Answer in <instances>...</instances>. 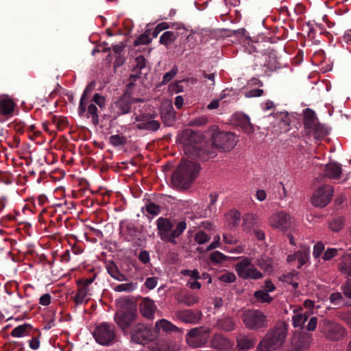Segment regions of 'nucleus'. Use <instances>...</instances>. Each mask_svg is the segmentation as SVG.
<instances>
[{
  "mask_svg": "<svg viewBox=\"0 0 351 351\" xmlns=\"http://www.w3.org/2000/svg\"><path fill=\"white\" fill-rule=\"evenodd\" d=\"M178 319L185 323H196L202 318L201 311L194 312L192 310L179 311L176 313Z\"/></svg>",
  "mask_w": 351,
  "mask_h": 351,
  "instance_id": "obj_20",
  "label": "nucleus"
},
{
  "mask_svg": "<svg viewBox=\"0 0 351 351\" xmlns=\"http://www.w3.org/2000/svg\"><path fill=\"white\" fill-rule=\"evenodd\" d=\"M311 337L307 332L295 334L291 339V345L295 351H305L311 343Z\"/></svg>",
  "mask_w": 351,
  "mask_h": 351,
  "instance_id": "obj_14",
  "label": "nucleus"
},
{
  "mask_svg": "<svg viewBox=\"0 0 351 351\" xmlns=\"http://www.w3.org/2000/svg\"><path fill=\"white\" fill-rule=\"evenodd\" d=\"M181 140L186 145L185 154L191 160L204 162L217 156L215 150H210L208 147L201 148L191 145L193 143L197 144L202 140V135L198 131L191 129L184 130L182 132Z\"/></svg>",
  "mask_w": 351,
  "mask_h": 351,
  "instance_id": "obj_1",
  "label": "nucleus"
},
{
  "mask_svg": "<svg viewBox=\"0 0 351 351\" xmlns=\"http://www.w3.org/2000/svg\"><path fill=\"white\" fill-rule=\"evenodd\" d=\"M119 309L116 312L114 321L117 326L125 332L136 318V305L129 298H125L117 302Z\"/></svg>",
  "mask_w": 351,
  "mask_h": 351,
  "instance_id": "obj_4",
  "label": "nucleus"
},
{
  "mask_svg": "<svg viewBox=\"0 0 351 351\" xmlns=\"http://www.w3.org/2000/svg\"><path fill=\"white\" fill-rule=\"evenodd\" d=\"M241 319L250 330H258L268 326L267 317L260 310H247L242 313Z\"/></svg>",
  "mask_w": 351,
  "mask_h": 351,
  "instance_id": "obj_5",
  "label": "nucleus"
},
{
  "mask_svg": "<svg viewBox=\"0 0 351 351\" xmlns=\"http://www.w3.org/2000/svg\"><path fill=\"white\" fill-rule=\"evenodd\" d=\"M309 317L308 313H298L293 316V325L294 327L301 326L303 327L304 323L307 321Z\"/></svg>",
  "mask_w": 351,
  "mask_h": 351,
  "instance_id": "obj_33",
  "label": "nucleus"
},
{
  "mask_svg": "<svg viewBox=\"0 0 351 351\" xmlns=\"http://www.w3.org/2000/svg\"><path fill=\"white\" fill-rule=\"evenodd\" d=\"M229 258H230L228 256H226L219 251H215L210 255V259L211 262L215 264L221 263L226 261Z\"/></svg>",
  "mask_w": 351,
  "mask_h": 351,
  "instance_id": "obj_38",
  "label": "nucleus"
},
{
  "mask_svg": "<svg viewBox=\"0 0 351 351\" xmlns=\"http://www.w3.org/2000/svg\"><path fill=\"white\" fill-rule=\"evenodd\" d=\"M208 330L202 326L192 328L186 335V341L190 347H202L208 341Z\"/></svg>",
  "mask_w": 351,
  "mask_h": 351,
  "instance_id": "obj_10",
  "label": "nucleus"
},
{
  "mask_svg": "<svg viewBox=\"0 0 351 351\" xmlns=\"http://www.w3.org/2000/svg\"><path fill=\"white\" fill-rule=\"evenodd\" d=\"M107 270L108 274L114 279L119 281H124L127 280L126 276L123 274L121 273L115 265V263L112 261L108 263L107 265Z\"/></svg>",
  "mask_w": 351,
  "mask_h": 351,
  "instance_id": "obj_26",
  "label": "nucleus"
},
{
  "mask_svg": "<svg viewBox=\"0 0 351 351\" xmlns=\"http://www.w3.org/2000/svg\"><path fill=\"white\" fill-rule=\"evenodd\" d=\"M249 278L252 279H259L263 277V274L254 266L250 267V271L249 272Z\"/></svg>",
  "mask_w": 351,
  "mask_h": 351,
  "instance_id": "obj_61",
  "label": "nucleus"
},
{
  "mask_svg": "<svg viewBox=\"0 0 351 351\" xmlns=\"http://www.w3.org/2000/svg\"><path fill=\"white\" fill-rule=\"evenodd\" d=\"M324 250V245L322 242H318L314 245L313 256L315 258H318Z\"/></svg>",
  "mask_w": 351,
  "mask_h": 351,
  "instance_id": "obj_57",
  "label": "nucleus"
},
{
  "mask_svg": "<svg viewBox=\"0 0 351 351\" xmlns=\"http://www.w3.org/2000/svg\"><path fill=\"white\" fill-rule=\"evenodd\" d=\"M228 215L230 218L229 221L230 228L232 229L238 226L241 220V213L237 210H230Z\"/></svg>",
  "mask_w": 351,
  "mask_h": 351,
  "instance_id": "obj_32",
  "label": "nucleus"
},
{
  "mask_svg": "<svg viewBox=\"0 0 351 351\" xmlns=\"http://www.w3.org/2000/svg\"><path fill=\"white\" fill-rule=\"evenodd\" d=\"M182 274L185 276H190L192 278H193L195 280L201 278V277L199 274V272L197 269H193L192 271L189 270V269H185L182 271Z\"/></svg>",
  "mask_w": 351,
  "mask_h": 351,
  "instance_id": "obj_63",
  "label": "nucleus"
},
{
  "mask_svg": "<svg viewBox=\"0 0 351 351\" xmlns=\"http://www.w3.org/2000/svg\"><path fill=\"white\" fill-rule=\"evenodd\" d=\"M259 223L260 219L255 214L246 213L243 216L242 226L247 231H250L254 226H258Z\"/></svg>",
  "mask_w": 351,
  "mask_h": 351,
  "instance_id": "obj_24",
  "label": "nucleus"
},
{
  "mask_svg": "<svg viewBox=\"0 0 351 351\" xmlns=\"http://www.w3.org/2000/svg\"><path fill=\"white\" fill-rule=\"evenodd\" d=\"M88 114L91 115L92 122L94 125H97L99 124V117H98V114H97V108L95 104H91L88 106Z\"/></svg>",
  "mask_w": 351,
  "mask_h": 351,
  "instance_id": "obj_44",
  "label": "nucleus"
},
{
  "mask_svg": "<svg viewBox=\"0 0 351 351\" xmlns=\"http://www.w3.org/2000/svg\"><path fill=\"white\" fill-rule=\"evenodd\" d=\"M156 224L160 239L164 241L169 242L173 224L171 222L169 219L164 217L158 218Z\"/></svg>",
  "mask_w": 351,
  "mask_h": 351,
  "instance_id": "obj_16",
  "label": "nucleus"
},
{
  "mask_svg": "<svg viewBox=\"0 0 351 351\" xmlns=\"http://www.w3.org/2000/svg\"><path fill=\"white\" fill-rule=\"evenodd\" d=\"M136 65L132 68V71L136 70L141 71L146 66V60L143 55L138 56L135 58Z\"/></svg>",
  "mask_w": 351,
  "mask_h": 351,
  "instance_id": "obj_45",
  "label": "nucleus"
},
{
  "mask_svg": "<svg viewBox=\"0 0 351 351\" xmlns=\"http://www.w3.org/2000/svg\"><path fill=\"white\" fill-rule=\"evenodd\" d=\"M135 86H136V84L134 82H130V83H128L126 85L125 89L124 90L122 95H123L124 97L125 96V97H128L130 98H132V89Z\"/></svg>",
  "mask_w": 351,
  "mask_h": 351,
  "instance_id": "obj_60",
  "label": "nucleus"
},
{
  "mask_svg": "<svg viewBox=\"0 0 351 351\" xmlns=\"http://www.w3.org/2000/svg\"><path fill=\"white\" fill-rule=\"evenodd\" d=\"M254 298L258 302L261 303H271L273 300V298L271 297L269 293L263 290L256 291L254 293Z\"/></svg>",
  "mask_w": 351,
  "mask_h": 351,
  "instance_id": "obj_31",
  "label": "nucleus"
},
{
  "mask_svg": "<svg viewBox=\"0 0 351 351\" xmlns=\"http://www.w3.org/2000/svg\"><path fill=\"white\" fill-rule=\"evenodd\" d=\"M333 189L329 185L319 188L311 198V202L315 206L323 208L331 200Z\"/></svg>",
  "mask_w": 351,
  "mask_h": 351,
  "instance_id": "obj_12",
  "label": "nucleus"
},
{
  "mask_svg": "<svg viewBox=\"0 0 351 351\" xmlns=\"http://www.w3.org/2000/svg\"><path fill=\"white\" fill-rule=\"evenodd\" d=\"M186 227V223L184 221H182L179 222L176 228L174 230H172L171 234H170V238L169 239V242L176 245L177 243L176 241V238L180 237L182 233L184 232Z\"/></svg>",
  "mask_w": 351,
  "mask_h": 351,
  "instance_id": "obj_28",
  "label": "nucleus"
},
{
  "mask_svg": "<svg viewBox=\"0 0 351 351\" xmlns=\"http://www.w3.org/2000/svg\"><path fill=\"white\" fill-rule=\"evenodd\" d=\"M169 27V25L165 22L159 23L152 31V37L153 38L157 37V36L158 35V34L160 32H162L164 29H168Z\"/></svg>",
  "mask_w": 351,
  "mask_h": 351,
  "instance_id": "obj_53",
  "label": "nucleus"
},
{
  "mask_svg": "<svg viewBox=\"0 0 351 351\" xmlns=\"http://www.w3.org/2000/svg\"><path fill=\"white\" fill-rule=\"evenodd\" d=\"M125 232L127 234L126 239L129 237V241L136 237L138 233H141L135 225L132 223H128L125 226Z\"/></svg>",
  "mask_w": 351,
  "mask_h": 351,
  "instance_id": "obj_41",
  "label": "nucleus"
},
{
  "mask_svg": "<svg viewBox=\"0 0 351 351\" xmlns=\"http://www.w3.org/2000/svg\"><path fill=\"white\" fill-rule=\"evenodd\" d=\"M344 226V217H337L330 221L329 228L333 232L341 230Z\"/></svg>",
  "mask_w": 351,
  "mask_h": 351,
  "instance_id": "obj_35",
  "label": "nucleus"
},
{
  "mask_svg": "<svg viewBox=\"0 0 351 351\" xmlns=\"http://www.w3.org/2000/svg\"><path fill=\"white\" fill-rule=\"evenodd\" d=\"M269 222L271 227L282 231L289 229L291 223L290 215L283 212L273 215L269 219Z\"/></svg>",
  "mask_w": 351,
  "mask_h": 351,
  "instance_id": "obj_13",
  "label": "nucleus"
},
{
  "mask_svg": "<svg viewBox=\"0 0 351 351\" xmlns=\"http://www.w3.org/2000/svg\"><path fill=\"white\" fill-rule=\"evenodd\" d=\"M136 288V284L129 282L125 284H121L115 287L114 291L117 292L121 291H132Z\"/></svg>",
  "mask_w": 351,
  "mask_h": 351,
  "instance_id": "obj_48",
  "label": "nucleus"
},
{
  "mask_svg": "<svg viewBox=\"0 0 351 351\" xmlns=\"http://www.w3.org/2000/svg\"><path fill=\"white\" fill-rule=\"evenodd\" d=\"M160 123L159 121L149 119L147 121L140 123L136 125V128L138 130H145L152 132H156L159 130Z\"/></svg>",
  "mask_w": 351,
  "mask_h": 351,
  "instance_id": "obj_27",
  "label": "nucleus"
},
{
  "mask_svg": "<svg viewBox=\"0 0 351 351\" xmlns=\"http://www.w3.org/2000/svg\"><path fill=\"white\" fill-rule=\"evenodd\" d=\"M287 324L285 322H278L269 329L257 347L258 351H273L281 347L287 335Z\"/></svg>",
  "mask_w": 351,
  "mask_h": 351,
  "instance_id": "obj_3",
  "label": "nucleus"
},
{
  "mask_svg": "<svg viewBox=\"0 0 351 351\" xmlns=\"http://www.w3.org/2000/svg\"><path fill=\"white\" fill-rule=\"evenodd\" d=\"M132 104V98L121 95L115 102L116 106L119 108V114H125L130 112Z\"/></svg>",
  "mask_w": 351,
  "mask_h": 351,
  "instance_id": "obj_23",
  "label": "nucleus"
},
{
  "mask_svg": "<svg viewBox=\"0 0 351 351\" xmlns=\"http://www.w3.org/2000/svg\"><path fill=\"white\" fill-rule=\"evenodd\" d=\"M198 301L199 298L197 296L185 294L180 300L179 302L183 303L188 306H191L197 303Z\"/></svg>",
  "mask_w": 351,
  "mask_h": 351,
  "instance_id": "obj_42",
  "label": "nucleus"
},
{
  "mask_svg": "<svg viewBox=\"0 0 351 351\" xmlns=\"http://www.w3.org/2000/svg\"><path fill=\"white\" fill-rule=\"evenodd\" d=\"M93 336L98 343L106 346L114 339L115 333L108 324L104 323L96 328Z\"/></svg>",
  "mask_w": 351,
  "mask_h": 351,
  "instance_id": "obj_11",
  "label": "nucleus"
},
{
  "mask_svg": "<svg viewBox=\"0 0 351 351\" xmlns=\"http://www.w3.org/2000/svg\"><path fill=\"white\" fill-rule=\"evenodd\" d=\"M181 82H178L176 83H171L169 86V88L171 92H174L176 93H178L183 91V86L180 84Z\"/></svg>",
  "mask_w": 351,
  "mask_h": 351,
  "instance_id": "obj_64",
  "label": "nucleus"
},
{
  "mask_svg": "<svg viewBox=\"0 0 351 351\" xmlns=\"http://www.w3.org/2000/svg\"><path fill=\"white\" fill-rule=\"evenodd\" d=\"M219 280L226 282L232 283L236 281L237 277L232 272H227L218 278Z\"/></svg>",
  "mask_w": 351,
  "mask_h": 351,
  "instance_id": "obj_50",
  "label": "nucleus"
},
{
  "mask_svg": "<svg viewBox=\"0 0 351 351\" xmlns=\"http://www.w3.org/2000/svg\"><path fill=\"white\" fill-rule=\"evenodd\" d=\"M208 119L206 117H199L195 118L193 121H191L189 123V125L190 126H202L204 125L207 123Z\"/></svg>",
  "mask_w": 351,
  "mask_h": 351,
  "instance_id": "obj_52",
  "label": "nucleus"
},
{
  "mask_svg": "<svg viewBox=\"0 0 351 351\" xmlns=\"http://www.w3.org/2000/svg\"><path fill=\"white\" fill-rule=\"evenodd\" d=\"M252 265V261L249 258H244L235 265V269L238 276L243 279L249 278V272L250 271V266Z\"/></svg>",
  "mask_w": 351,
  "mask_h": 351,
  "instance_id": "obj_21",
  "label": "nucleus"
},
{
  "mask_svg": "<svg viewBox=\"0 0 351 351\" xmlns=\"http://www.w3.org/2000/svg\"><path fill=\"white\" fill-rule=\"evenodd\" d=\"M237 347L240 350H249L252 348L254 345V340L249 337L239 334L237 337Z\"/></svg>",
  "mask_w": 351,
  "mask_h": 351,
  "instance_id": "obj_25",
  "label": "nucleus"
},
{
  "mask_svg": "<svg viewBox=\"0 0 351 351\" xmlns=\"http://www.w3.org/2000/svg\"><path fill=\"white\" fill-rule=\"evenodd\" d=\"M303 123L304 128L308 130V133L313 132L315 138L324 137L327 134L324 125L317 122L315 112L310 108L304 110Z\"/></svg>",
  "mask_w": 351,
  "mask_h": 351,
  "instance_id": "obj_8",
  "label": "nucleus"
},
{
  "mask_svg": "<svg viewBox=\"0 0 351 351\" xmlns=\"http://www.w3.org/2000/svg\"><path fill=\"white\" fill-rule=\"evenodd\" d=\"M152 38L147 34H141L134 42V46L140 45H148L151 43Z\"/></svg>",
  "mask_w": 351,
  "mask_h": 351,
  "instance_id": "obj_49",
  "label": "nucleus"
},
{
  "mask_svg": "<svg viewBox=\"0 0 351 351\" xmlns=\"http://www.w3.org/2000/svg\"><path fill=\"white\" fill-rule=\"evenodd\" d=\"M219 326L226 331H231L234 329V323L232 318L226 317L218 322Z\"/></svg>",
  "mask_w": 351,
  "mask_h": 351,
  "instance_id": "obj_39",
  "label": "nucleus"
},
{
  "mask_svg": "<svg viewBox=\"0 0 351 351\" xmlns=\"http://www.w3.org/2000/svg\"><path fill=\"white\" fill-rule=\"evenodd\" d=\"M145 210L149 215H157L160 212L161 208L159 205H157L153 202H149L146 204Z\"/></svg>",
  "mask_w": 351,
  "mask_h": 351,
  "instance_id": "obj_46",
  "label": "nucleus"
},
{
  "mask_svg": "<svg viewBox=\"0 0 351 351\" xmlns=\"http://www.w3.org/2000/svg\"><path fill=\"white\" fill-rule=\"evenodd\" d=\"M319 329L326 338L332 341H339L346 335V330L341 324L326 318L319 321Z\"/></svg>",
  "mask_w": 351,
  "mask_h": 351,
  "instance_id": "obj_6",
  "label": "nucleus"
},
{
  "mask_svg": "<svg viewBox=\"0 0 351 351\" xmlns=\"http://www.w3.org/2000/svg\"><path fill=\"white\" fill-rule=\"evenodd\" d=\"M178 72V69L176 66H174L170 71L166 73L163 76V80L162 83L166 84L169 82L172 78L176 75Z\"/></svg>",
  "mask_w": 351,
  "mask_h": 351,
  "instance_id": "obj_55",
  "label": "nucleus"
},
{
  "mask_svg": "<svg viewBox=\"0 0 351 351\" xmlns=\"http://www.w3.org/2000/svg\"><path fill=\"white\" fill-rule=\"evenodd\" d=\"M16 106L14 100L8 95L0 98V115L10 117L12 115Z\"/></svg>",
  "mask_w": 351,
  "mask_h": 351,
  "instance_id": "obj_19",
  "label": "nucleus"
},
{
  "mask_svg": "<svg viewBox=\"0 0 351 351\" xmlns=\"http://www.w3.org/2000/svg\"><path fill=\"white\" fill-rule=\"evenodd\" d=\"M310 250L308 248H304L302 250H299L296 252V257L299 262L298 268H300L304 265L308 260Z\"/></svg>",
  "mask_w": 351,
  "mask_h": 351,
  "instance_id": "obj_34",
  "label": "nucleus"
},
{
  "mask_svg": "<svg viewBox=\"0 0 351 351\" xmlns=\"http://www.w3.org/2000/svg\"><path fill=\"white\" fill-rule=\"evenodd\" d=\"M241 128L245 133L250 134L254 131L253 125L250 122V118L248 116H245V119L241 122Z\"/></svg>",
  "mask_w": 351,
  "mask_h": 351,
  "instance_id": "obj_47",
  "label": "nucleus"
},
{
  "mask_svg": "<svg viewBox=\"0 0 351 351\" xmlns=\"http://www.w3.org/2000/svg\"><path fill=\"white\" fill-rule=\"evenodd\" d=\"M110 143L114 146L125 145L127 143V138L123 135H112L110 137Z\"/></svg>",
  "mask_w": 351,
  "mask_h": 351,
  "instance_id": "obj_40",
  "label": "nucleus"
},
{
  "mask_svg": "<svg viewBox=\"0 0 351 351\" xmlns=\"http://www.w3.org/2000/svg\"><path fill=\"white\" fill-rule=\"evenodd\" d=\"M139 309L140 313L143 317L149 319H152L154 317L156 306L152 300L145 298L140 304Z\"/></svg>",
  "mask_w": 351,
  "mask_h": 351,
  "instance_id": "obj_18",
  "label": "nucleus"
},
{
  "mask_svg": "<svg viewBox=\"0 0 351 351\" xmlns=\"http://www.w3.org/2000/svg\"><path fill=\"white\" fill-rule=\"evenodd\" d=\"M88 291V289L86 287H82L78 289L77 293L73 298L76 304H80L84 302H85L86 303L88 302V299L85 300Z\"/></svg>",
  "mask_w": 351,
  "mask_h": 351,
  "instance_id": "obj_30",
  "label": "nucleus"
},
{
  "mask_svg": "<svg viewBox=\"0 0 351 351\" xmlns=\"http://www.w3.org/2000/svg\"><path fill=\"white\" fill-rule=\"evenodd\" d=\"M211 347L219 351H228L232 347V342L221 335H215L210 341Z\"/></svg>",
  "mask_w": 351,
  "mask_h": 351,
  "instance_id": "obj_17",
  "label": "nucleus"
},
{
  "mask_svg": "<svg viewBox=\"0 0 351 351\" xmlns=\"http://www.w3.org/2000/svg\"><path fill=\"white\" fill-rule=\"evenodd\" d=\"M171 326V322H169L167 319H162L156 323L154 330L155 333H157L159 332L160 328H161L165 332H170Z\"/></svg>",
  "mask_w": 351,
  "mask_h": 351,
  "instance_id": "obj_37",
  "label": "nucleus"
},
{
  "mask_svg": "<svg viewBox=\"0 0 351 351\" xmlns=\"http://www.w3.org/2000/svg\"><path fill=\"white\" fill-rule=\"evenodd\" d=\"M177 38V34L167 31L162 34L160 38V43L162 44L165 46H168L169 45L173 43Z\"/></svg>",
  "mask_w": 351,
  "mask_h": 351,
  "instance_id": "obj_29",
  "label": "nucleus"
},
{
  "mask_svg": "<svg viewBox=\"0 0 351 351\" xmlns=\"http://www.w3.org/2000/svg\"><path fill=\"white\" fill-rule=\"evenodd\" d=\"M256 265L265 271L271 272L272 271V265L268 258L267 259L263 258L258 259Z\"/></svg>",
  "mask_w": 351,
  "mask_h": 351,
  "instance_id": "obj_43",
  "label": "nucleus"
},
{
  "mask_svg": "<svg viewBox=\"0 0 351 351\" xmlns=\"http://www.w3.org/2000/svg\"><path fill=\"white\" fill-rule=\"evenodd\" d=\"M155 117H156L155 114H150V113L141 114L137 115L135 117V121L137 122L143 123V122L149 121V119H154Z\"/></svg>",
  "mask_w": 351,
  "mask_h": 351,
  "instance_id": "obj_54",
  "label": "nucleus"
},
{
  "mask_svg": "<svg viewBox=\"0 0 351 351\" xmlns=\"http://www.w3.org/2000/svg\"><path fill=\"white\" fill-rule=\"evenodd\" d=\"M341 173V167L335 162L328 163L325 166L324 173L320 178H337Z\"/></svg>",
  "mask_w": 351,
  "mask_h": 351,
  "instance_id": "obj_22",
  "label": "nucleus"
},
{
  "mask_svg": "<svg viewBox=\"0 0 351 351\" xmlns=\"http://www.w3.org/2000/svg\"><path fill=\"white\" fill-rule=\"evenodd\" d=\"M236 145L235 136L232 132H218L212 136V148L210 150L217 149L221 152L232 150Z\"/></svg>",
  "mask_w": 351,
  "mask_h": 351,
  "instance_id": "obj_7",
  "label": "nucleus"
},
{
  "mask_svg": "<svg viewBox=\"0 0 351 351\" xmlns=\"http://www.w3.org/2000/svg\"><path fill=\"white\" fill-rule=\"evenodd\" d=\"M201 169L199 163L192 160L182 159L171 175V182L174 187L186 189L194 182Z\"/></svg>",
  "mask_w": 351,
  "mask_h": 351,
  "instance_id": "obj_2",
  "label": "nucleus"
},
{
  "mask_svg": "<svg viewBox=\"0 0 351 351\" xmlns=\"http://www.w3.org/2000/svg\"><path fill=\"white\" fill-rule=\"evenodd\" d=\"M337 254V250L335 248H328L323 256V259L325 261H328L335 257Z\"/></svg>",
  "mask_w": 351,
  "mask_h": 351,
  "instance_id": "obj_58",
  "label": "nucleus"
},
{
  "mask_svg": "<svg viewBox=\"0 0 351 351\" xmlns=\"http://www.w3.org/2000/svg\"><path fill=\"white\" fill-rule=\"evenodd\" d=\"M298 274V272L293 271L291 272L287 273V274H283L279 278V280L287 283H292L293 277L297 276Z\"/></svg>",
  "mask_w": 351,
  "mask_h": 351,
  "instance_id": "obj_56",
  "label": "nucleus"
},
{
  "mask_svg": "<svg viewBox=\"0 0 351 351\" xmlns=\"http://www.w3.org/2000/svg\"><path fill=\"white\" fill-rule=\"evenodd\" d=\"M93 100L101 108L105 106L106 99L99 93H95L93 95Z\"/></svg>",
  "mask_w": 351,
  "mask_h": 351,
  "instance_id": "obj_62",
  "label": "nucleus"
},
{
  "mask_svg": "<svg viewBox=\"0 0 351 351\" xmlns=\"http://www.w3.org/2000/svg\"><path fill=\"white\" fill-rule=\"evenodd\" d=\"M31 329V326L27 324L19 326L14 328L10 335L12 337H21L27 333V330Z\"/></svg>",
  "mask_w": 351,
  "mask_h": 351,
  "instance_id": "obj_36",
  "label": "nucleus"
},
{
  "mask_svg": "<svg viewBox=\"0 0 351 351\" xmlns=\"http://www.w3.org/2000/svg\"><path fill=\"white\" fill-rule=\"evenodd\" d=\"M195 241L199 244H204L210 240L208 235L203 231H199L195 234Z\"/></svg>",
  "mask_w": 351,
  "mask_h": 351,
  "instance_id": "obj_51",
  "label": "nucleus"
},
{
  "mask_svg": "<svg viewBox=\"0 0 351 351\" xmlns=\"http://www.w3.org/2000/svg\"><path fill=\"white\" fill-rule=\"evenodd\" d=\"M130 336L132 341L145 345L153 341L155 337V332L144 324H136L130 330Z\"/></svg>",
  "mask_w": 351,
  "mask_h": 351,
  "instance_id": "obj_9",
  "label": "nucleus"
},
{
  "mask_svg": "<svg viewBox=\"0 0 351 351\" xmlns=\"http://www.w3.org/2000/svg\"><path fill=\"white\" fill-rule=\"evenodd\" d=\"M160 117L165 125L171 126L176 121V112L171 102H165L160 106Z\"/></svg>",
  "mask_w": 351,
  "mask_h": 351,
  "instance_id": "obj_15",
  "label": "nucleus"
},
{
  "mask_svg": "<svg viewBox=\"0 0 351 351\" xmlns=\"http://www.w3.org/2000/svg\"><path fill=\"white\" fill-rule=\"evenodd\" d=\"M157 278L156 277H149L147 278L145 282V286L148 289H153L156 287L157 285Z\"/></svg>",
  "mask_w": 351,
  "mask_h": 351,
  "instance_id": "obj_59",
  "label": "nucleus"
}]
</instances>
